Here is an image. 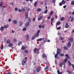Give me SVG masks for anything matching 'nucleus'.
I'll return each mask as SVG.
<instances>
[{"instance_id":"f257e3e1","label":"nucleus","mask_w":74,"mask_h":74,"mask_svg":"<svg viewBox=\"0 0 74 74\" xmlns=\"http://www.w3.org/2000/svg\"><path fill=\"white\" fill-rule=\"evenodd\" d=\"M25 59H24L22 62V64L23 66H24L25 64V63H26L27 61V57H25Z\"/></svg>"},{"instance_id":"f03ea898","label":"nucleus","mask_w":74,"mask_h":74,"mask_svg":"<svg viewBox=\"0 0 74 74\" xmlns=\"http://www.w3.org/2000/svg\"><path fill=\"white\" fill-rule=\"evenodd\" d=\"M34 53H38L39 51L37 49H34Z\"/></svg>"},{"instance_id":"7ed1b4c3","label":"nucleus","mask_w":74,"mask_h":74,"mask_svg":"<svg viewBox=\"0 0 74 74\" xmlns=\"http://www.w3.org/2000/svg\"><path fill=\"white\" fill-rule=\"evenodd\" d=\"M25 37H26L27 41H28L29 40V35L27 34L25 35Z\"/></svg>"},{"instance_id":"20e7f679","label":"nucleus","mask_w":74,"mask_h":74,"mask_svg":"<svg viewBox=\"0 0 74 74\" xmlns=\"http://www.w3.org/2000/svg\"><path fill=\"white\" fill-rule=\"evenodd\" d=\"M71 42H70V41H69L68 42V43L67 45L68 47V48H70V47H71Z\"/></svg>"},{"instance_id":"39448f33","label":"nucleus","mask_w":74,"mask_h":74,"mask_svg":"<svg viewBox=\"0 0 74 74\" xmlns=\"http://www.w3.org/2000/svg\"><path fill=\"white\" fill-rule=\"evenodd\" d=\"M27 18H28V12H25V19H27Z\"/></svg>"},{"instance_id":"423d86ee","label":"nucleus","mask_w":74,"mask_h":74,"mask_svg":"<svg viewBox=\"0 0 74 74\" xmlns=\"http://www.w3.org/2000/svg\"><path fill=\"white\" fill-rule=\"evenodd\" d=\"M25 27H29L30 26V23L28 22H27L25 25Z\"/></svg>"},{"instance_id":"0eeeda50","label":"nucleus","mask_w":74,"mask_h":74,"mask_svg":"<svg viewBox=\"0 0 74 74\" xmlns=\"http://www.w3.org/2000/svg\"><path fill=\"white\" fill-rule=\"evenodd\" d=\"M38 27H39V28H40V29H41V28H42V29H44V27H45V26L44 25V26H42V25H40L38 26Z\"/></svg>"},{"instance_id":"6e6552de","label":"nucleus","mask_w":74,"mask_h":74,"mask_svg":"<svg viewBox=\"0 0 74 74\" xmlns=\"http://www.w3.org/2000/svg\"><path fill=\"white\" fill-rule=\"evenodd\" d=\"M41 70V68L40 67H38L36 69V71L37 72H39Z\"/></svg>"},{"instance_id":"1a4fd4ad","label":"nucleus","mask_w":74,"mask_h":74,"mask_svg":"<svg viewBox=\"0 0 74 74\" xmlns=\"http://www.w3.org/2000/svg\"><path fill=\"white\" fill-rule=\"evenodd\" d=\"M43 18V16H40L39 18H38V21H40L41 19H42Z\"/></svg>"},{"instance_id":"9d476101","label":"nucleus","mask_w":74,"mask_h":74,"mask_svg":"<svg viewBox=\"0 0 74 74\" xmlns=\"http://www.w3.org/2000/svg\"><path fill=\"white\" fill-rule=\"evenodd\" d=\"M63 48L64 50H68V49H69L68 47L66 46H64Z\"/></svg>"},{"instance_id":"9b49d317","label":"nucleus","mask_w":74,"mask_h":74,"mask_svg":"<svg viewBox=\"0 0 74 74\" xmlns=\"http://www.w3.org/2000/svg\"><path fill=\"white\" fill-rule=\"evenodd\" d=\"M63 63H64V62H62V63H61L59 64V66H60V67H62V66H63Z\"/></svg>"},{"instance_id":"f8f14e48","label":"nucleus","mask_w":74,"mask_h":74,"mask_svg":"<svg viewBox=\"0 0 74 74\" xmlns=\"http://www.w3.org/2000/svg\"><path fill=\"white\" fill-rule=\"evenodd\" d=\"M13 46V44L12 43H10L9 44L8 47H12Z\"/></svg>"},{"instance_id":"ddd939ff","label":"nucleus","mask_w":74,"mask_h":74,"mask_svg":"<svg viewBox=\"0 0 74 74\" xmlns=\"http://www.w3.org/2000/svg\"><path fill=\"white\" fill-rule=\"evenodd\" d=\"M21 49L22 50H25L26 49V47L24 46H22L21 48Z\"/></svg>"},{"instance_id":"4468645a","label":"nucleus","mask_w":74,"mask_h":74,"mask_svg":"<svg viewBox=\"0 0 74 74\" xmlns=\"http://www.w3.org/2000/svg\"><path fill=\"white\" fill-rule=\"evenodd\" d=\"M42 40H43V39L42 38H40L37 39V41H42Z\"/></svg>"},{"instance_id":"2eb2a0df","label":"nucleus","mask_w":74,"mask_h":74,"mask_svg":"<svg viewBox=\"0 0 74 74\" xmlns=\"http://www.w3.org/2000/svg\"><path fill=\"white\" fill-rule=\"evenodd\" d=\"M6 43L7 44H9L11 43V42L10 41V40H8L7 41H6Z\"/></svg>"},{"instance_id":"dca6fc26","label":"nucleus","mask_w":74,"mask_h":74,"mask_svg":"<svg viewBox=\"0 0 74 74\" xmlns=\"http://www.w3.org/2000/svg\"><path fill=\"white\" fill-rule=\"evenodd\" d=\"M9 26L8 24H7V25H5L4 26V28L6 29V28H8Z\"/></svg>"},{"instance_id":"f3484780","label":"nucleus","mask_w":74,"mask_h":74,"mask_svg":"<svg viewBox=\"0 0 74 74\" xmlns=\"http://www.w3.org/2000/svg\"><path fill=\"white\" fill-rule=\"evenodd\" d=\"M51 25H52V23H53V21L54 20V18H51Z\"/></svg>"},{"instance_id":"a211bd4d","label":"nucleus","mask_w":74,"mask_h":74,"mask_svg":"<svg viewBox=\"0 0 74 74\" xmlns=\"http://www.w3.org/2000/svg\"><path fill=\"white\" fill-rule=\"evenodd\" d=\"M69 27V25H68V23H66V25L65 26V27L66 28H68Z\"/></svg>"},{"instance_id":"6ab92c4d","label":"nucleus","mask_w":74,"mask_h":74,"mask_svg":"<svg viewBox=\"0 0 74 74\" xmlns=\"http://www.w3.org/2000/svg\"><path fill=\"white\" fill-rule=\"evenodd\" d=\"M19 23L20 24V25H19V26L21 27V26H22V25H23V23H22V22L21 21H20Z\"/></svg>"},{"instance_id":"aec40b11","label":"nucleus","mask_w":74,"mask_h":74,"mask_svg":"<svg viewBox=\"0 0 74 74\" xmlns=\"http://www.w3.org/2000/svg\"><path fill=\"white\" fill-rule=\"evenodd\" d=\"M28 21L29 22V23H31L32 21H31V20H30V19H31L30 17L28 18Z\"/></svg>"},{"instance_id":"412c9836","label":"nucleus","mask_w":74,"mask_h":74,"mask_svg":"<svg viewBox=\"0 0 74 74\" xmlns=\"http://www.w3.org/2000/svg\"><path fill=\"white\" fill-rule=\"evenodd\" d=\"M16 21H17V20H15L12 22V23H13L14 24H16V23H17Z\"/></svg>"},{"instance_id":"4be33fe9","label":"nucleus","mask_w":74,"mask_h":74,"mask_svg":"<svg viewBox=\"0 0 74 74\" xmlns=\"http://www.w3.org/2000/svg\"><path fill=\"white\" fill-rule=\"evenodd\" d=\"M4 29V26H2L0 28V30H3Z\"/></svg>"},{"instance_id":"5701e85b","label":"nucleus","mask_w":74,"mask_h":74,"mask_svg":"<svg viewBox=\"0 0 74 74\" xmlns=\"http://www.w3.org/2000/svg\"><path fill=\"white\" fill-rule=\"evenodd\" d=\"M67 72L69 73V74H72V72L70 71L69 70H67Z\"/></svg>"},{"instance_id":"b1692460","label":"nucleus","mask_w":74,"mask_h":74,"mask_svg":"<svg viewBox=\"0 0 74 74\" xmlns=\"http://www.w3.org/2000/svg\"><path fill=\"white\" fill-rule=\"evenodd\" d=\"M42 57H43V58H47V56H46L45 54H43L42 55Z\"/></svg>"},{"instance_id":"393cba45","label":"nucleus","mask_w":74,"mask_h":74,"mask_svg":"<svg viewBox=\"0 0 74 74\" xmlns=\"http://www.w3.org/2000/svg\"><path fill=\"white\" fill-rule=\"evenodd\" d=\"M37 1L35 2L34 4V7H36L37 6Z\"/></svg>"},{"instance_id":"a878e982","label":"nucleus","mask_w":74,"mask_h":74,"mask_svg":"<svg viewBox=\"0 0 74 74\" xmlns=\"http://www.w3.org/2000/svg\"><path fill=\"white\" fill-rule=\"evenodd\" d=\"M58 57V55L57 54H55V58L56 59Z\"/></svg>"},{"instance_id":"bb28decb","label":"nucleus","mask_w":74,"mask_h":74,"mask_svg":"<svg viewBox=\"0 0 74 74\" xmlns=\"http://www.w3.org/2000/svg\"><path fill=\"white\" fill-rule=\"evenodd\" d=\"M62 4H64L66 3V1H64V0H63L62 1Z\"/></svg>"},{"instance_id":"cd10ccee","label":"nucleus","mask_w":74,"mask_h":74,"mask_svg":"<svg viewBox=\"0 0 74 74\" xmlns=\"http://www.w3.org/2000/svg\"><path fill=\"white\" fill-rule=\"evenodd\" d=\"M69 41H70L71 42H73V38L69 39Z\"/></svg>"},{"instance_id":"c85d7f7f","label":"nucleus","mask_w":74,"mask_h":74,"mask_svg":"<svg viewBox=\"0 0 74 74\" xmlns=\"http://www.w3.org/2000/svg\"><path fill=\"white\" fill-rule=\"evenodd\" d=\"M68 60V59H67V58H66L65 59H64V62H67Z\"/></svg>"},{"instance_id":"c756f323","label":"nucleus","mask_w":74,"mask_h":74,"mask_svg":"<svg viewBox=\"0 0 74 74\" xmlns=\"http://www.w3.org/2000/svg\"><path fill=\"white\" fill-rule=\"evenodd\" d=\"M53 14V11H52L50 12V16H51Z\"/></svg>"},{"instance_id":"7c9ffc66","label":"nucleus","mask_w":74,"mask_h":74,"mask_svg":"<svg viewBox=\"0 0 74 74\" xmlns=\"http://www.w3.org/2000/svg\"><path fill=\"white\" fill-rule=\"evenodd\" d=\"M64 17H62L61 18V21H64Z\"/></svg>"},{"instance_id":"2f4dec72","label":"nucleus","mask_w":74,"mask_h":74,"mask_svg":"<svg viewBox=\"0 0 74 74\" xmlns=\"http://www.w3.org/2000/svg\"><path fill=\"white\" fill-rule=\"evenodd\" d=\"M24 52L26 53H29V51L27 50H26L24 51Z\"/></svg>"},{"instance_id":"473e14b6","label":"nucleus","mask_w":74,"mask_h":74,"mask_svg":"<svg viewBox=\"0 0 74 74\" xmlns=\"http://www.w3.org/2000/svg\"><path fill=\"white\" fill-rule=\"evenodd\" d=\"M37 11L38 12L39 11H41V9L40 8H38L37 10Z\"/></svg>"},{"instance_id":"72a5a7b5","label":"nucleus","mask_w":74,"mask_h":74,"mask_svg":"<svg viewBox=\"0 0 74 74\" xmlns=\"http://www.w3.org/2000/svg\"><path fill=\"white\" fill-rule=\"evenodd\" d=\"M57 51H59V52H61V51H62V49H60L58 48L57 49Z\"/></svg>"},{"instance_id":"f704fd0d","label":"nucleus","mask_w":74,"mask_h":74,"mask_svg":"<svg viewBox=\"0 0 74 74\" xmlns=\"http://www.w3.org/2000/svg\"><path fill=\"white\" fill-rule=\"evenodd\" d=\"M13 42H16V38H14V39Z\"/></svg>"},{"instance_id":"c9c22d12","label":"nucleus","mask_w":74,"mask_h":74,"mask_svg":"<svg viewBox=\"0 0 74 74\" xmlns=\"http://www.w3.org/2000/svg\"><path fill=\"white\" fill-rule=\"evenodd\" d=\"M59 56H64V54L63 53H61L59 54Z\"/></svg>"},{"instance_id":"e433bc0d","label":"nucleus","mask_w":74,"mask_h":74,"mask_svg":"<svg viewBox=\"0 0 74 74\" xmlns=\"http://www.w3.org/2000/svg\"><path fill=\"white\" fill-rule=\"evenodd\" d=\"M49 68V67L48 66H46V68L45 69V70H48Z\"/></svg>"},{"instance_id":"4c0bfd02","label":"nucleus","mask_w":74,"mask_h":74,"mask_svg":"<svg viewBox=\"0 0 74 74\" xmlns=\"http://www.w3.org/2000/svg\"><path fill=\"white\" fill-rule=\"evenodd\" d=\"M26 27H24L23 29V31H26Z\"/></svg>"},{"instance_id":"58836bf2","label":"nucleus","mask_w":74,"mask_h":74,"mask_svg":"<svg viewBox=\"0 0 74 74\" xmlns=\"http://www.w3.org/2000/svg\"><path fill=\"white\" fill-rule=\"evenodd\" d=\"M71 5H74V1H71Z\"/></svg>"},{"instance_id":"ea45409f","label":"nucleus","mask_w":74,"mask_h":74,"mask_svg":"<svg viewBox=\"0 0 74 74\" xmlns=\"http://www.w3.org/2000/svg\"><path fill=\"white\" fill-rule=\"evenodd\" d=\"M60 53V51H58L57 52V55H59Z\"/></svg>"},{"instance_id":"a19ab883","label":"nucleus","mask_w":74,"mask_h":74,"mask_svg":"<svg viewBox=\"0 0 74 74\" xmlns=\"http://www.w3.org/2000/svg\"><path fill=\"white\" fill-rule=\"evenodd\" d=\"M74 18H72L71 19V22H73V21H74Z\"/></svg>"},{"instance_id":"79ce46f5","label":"nucleus","mask_w":74,"mask_h":74,"mask_svg":"<svg viewBox=\"0 0 74 74\" xmlns=\"http://www.w3.org/2000/svg\"><path fill=\"white\" fill-rule=\"evenodd\" d=\"M22 10H21V12H23L25 10V9L24 8H23V9H21Z\"/></svg>"},{"instance_id":"37998d69","label":"nucleus","mask_w":74,"mask_h":74,"mask_svg":"<svg viewBox=\"0 0 74 74\" xmlns=\"http://www.w3.org/2000/svg\"><path fill=\"white\" fill-rule=\"evenodd\" d=\"M35 36H36V37H38V36H39V34L36 33Z\"/></svg>"},{"instance_id":"c03bdc74","label":"nucleus","mask_w":74,"mask_h":74,"mask_svg":"<svg viewBox=\"0 0 74 74\" xmlns=\"http://www.w3.org/2000/svg\"><path fill=\"white\" fill-rule=\"evenodd\" d=\"M40 32V31L39 30H37V33H38V34H39Z\"/></svg>"},{"instance_id":"a18cd8bd","label":"nucleus","mask_w":74,"mask_h":74,"mask_svg":"<svg viewBox=\"0 0 74 74\" xmlns=\"http://www.w3.org/2000/svg\"><path fill=\"white\" fill-rule=\"evenodd\" d=\"M35 38H36V36H34L33 37L32 39V40H33Z\"/></svg>"},{"instance_id":"49530a36","label":"nucleus","mask_w":74,"mask_h":74,"mask_svg":"<svg viewBox=\"0 0 74 74\" xmlns=\"http://www.w3.org/2000/svg\"><path fill=\"white\" fill-rule=\"evenodd\" d=\"M48 12V10H46L44 12V14H47Z\"/></svg>"},{"instance_id":"de8ad7c7","label":"nucleus","mask_w":74,"mask_h":74,"mask_svg":"<svg viewBox=\"0 0 74 74\" xmlns=\"http://www.w3.org/2000/svg\"><path fill=\"white\" fill-rule=\"evenodd\" d=\"M33 22H34L36 21V18H33L32 19Z\"/></svg>"},{"instance_id":"09e8293b","label":"nucleus","mask_w":74,"mask_h":74,"mask_svg":"<svg viewBox=\"0 0 74 74\" xmlns=\"http://www.w3.org/2000/svg\"><path fill=\"white\" fill-rule=\"evenodd\" d=\"M52 2L53 3H55L56 1H55V0H52Z\"/></svg>"},{"instance_id":"8fccbe9b","label":"nucleus","mask_w":74,"mask_h":74,"mask_svg":"<svg viewBox=\"0 0 74 74\" xmlns=\"http://www.w3.org/2000/svg\"><path fill=\"white\" fill-rule=\"evenodd\" d=\"M21 41H20V42L18 43V46H19V45H20L21 44Z\"/></svg>"},{"instance_id":"3c124183","label":"nucleus","mask_w":74,"mask_h":74,"mask_svg":"<svg viewBox=\"0 0 74 74\" xmlns=\"http://www.w3.org/2000/svg\"><path fill=\"white\" fill-rule=\"evenodd\" d=\"M62 3L61 2H60V3L59 4V5H60V6H61L62 5Z\"/></svg>"},{"instance_id":"603ef678","label":"nucleus","mask_w":74,"mask_h":74,"mask_svg":"<svg viewBox=\"0 0 74 74\" xmlns=\"http://www.w3.org/2000/svg\"><path fill=\"white\" fill-rule=\"evenodd\" d=\"M57 24L58 25H60V22H58L57 23Z\"/></svg>"},{"instance_id":"864d4df0","label":"nucleus","mask_w":74,"mask_h":74,"mask_svg":"<svg viewBox=\"0 0 74 74\" xmlns=\"http://www.w3.org/2000/svg\"><path fill=\"white\" fill-rule=\"evenodd\" d=\"M40 3L41 5H42L43 4V2L42 1H41L40 2Z\"/></svg>"},{"instance_id":"5fc2aeb1","label":"nucleus","mask_w":74,"mask_h":74,"mask_svg":"<svg viewBox=\"0 0 74 74\" xmlns=\"http://www.w3.org/2000/svg\"><path fill=\"white\" fill-rule=\"evenodd\" d=\"M18 11L19 12H21L22 11V9H21V10H20V9H19Z\"/></svg>"},{"instance_id":"6e6d98bb","label":"nucleus","mask_w":74,"mask_h":74,"mask_svg":"<svg viewBox=\"0 0 74 74\" xmlns=\"http://www.w3.org/2000/svg\"><path fill=\"white\" fill-rule=\"evenodd\" d=\"M61 28L60 27H58L57 28V30H60V29Z\"/></svg>"},{"instance_id":"4d7b16f0","label":"nucleus","mask_w":74,"mask_h":74,"mask_svg":"<svg viewBox=\"0 0 74 74\" xmlns=\"http://www.w3.org/2000/svg\"><path fill=\"white\" fill-rule=\"evenodd\" d=\"M15 11H18V8L16 7L15 9Z\"/></svg>"},{"instance_id":"13d9d810","label":"nucleus","mask_w":74,"mask_h":74,"mask_svg":"<svg viewBox=\"0 0 74 74\" xmlns=\"http://www.w3.org/2000/svg\"><path fill=\"white\" fill-rule=\"evenodd\" d=\"M71 66H72L73 69H74V64H71Z\"/></svg>"},{"instance_id":"bf43d9fd","label":"nucleus","mask_w":74,"mask_h":74,"mask_svg":"<svg viewBox=\"0 0 74 74\" xmlns=\"http://www.w3.org/2000/svg\"><path fill=\"white\" fill-rule=\"evenodd\" d=\"M55 17L56 18V19H57V18H58V16H57V15H56V14L55 15Z\"/></svg>"},{"instance_id":"052dcab7","label":"nucleus","mask_w":74,"mask_h":74,"mask_svg":"<svg viewBox=\"0 0 74 74\" xmlns=\"http://www.w3.org/2000/svg\"><path fill=\"white\" fill-rule=\"evenodd\" d=\"M23 5H25V4H26V3L25 2H23Z\"/></svg>"},{"instance_id":"680f3d73","label":"nucleus","mask_w":74,"mask_h":74,"mask_svg":"<svg viewBox=\"0 0 74 74\" xmlns=\"http://www.w3.org/2000/svg\"><path fill=\"white\" fill-rule=\"evenodd\" d=\"M1 49H2V50H3V46H2L1 47Z\"/></svg>"},{"instance_id":"e2e57ef3","label":"nucleus","mask_w":74,"mask_h":74,"mask_svg":"<svg viewBox=\"0 0 74 74\" xmlns=\"http://www.w3.org/2000/svg\"><path fill=\"white\" fill-rule=\"evenodd\" d=\"M64 39V38H62V37H61L60 38V39H61V40H63Z\"/></svg>"},{"instance_id":"0e129e2a","label":"nucleus","mask_w":74,"mask_h":74,"mask_svg":"<svg viewBox=\"0 0 74 74\" xmlns=\"http://www.w3.org/2000/svg\"><path fill=\"white\" fill-rule=\"evenodd\" d=\"M11 19L10 18H9L8 19V22H10V21H11Z\"/></svg>"},{"instance_id":"69168bd1","label":"nucleus","mask_w":74,"mask_h":74,"mask_svg":"<svg viewBox=\"0 0 74 74\" xmlns=\"http://www.w3.org/2000/svg\"><path fill=\"white\" fill-rule=\"evenodd\" d=\"M7 40V39L5 38L4 39V41L5 42V41H6Z\"/></svg>"},{"instance_id":"338daca9","label":"nucleus","mask_w":74,"mask_h":74,"mask_svg":"<svg viewBox=\"0 0 74 74\" xmlns=\"http://www.w3.org/2000/svg\"><path fill=\"white\" fill-rule=\"evenodd\" d=\"M60 71L59 70H57V73H58V74H59V73H60Z\"/></svg>"},{"instance_id":"774afa93","label":"nucleus","mask_w":74,"mask_h":74,"mask_svg":"<svg viewBox=\"0 0 74 74\" xmlns=\"http://www.w3.org/2000/svg\"><path fill=\"white\" fill-rule=\"evenodd\" d=\"M58 74H63V73H62V72H60V73H58Z\"/></svg>"}]
</instances>
